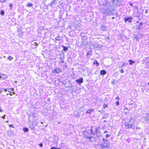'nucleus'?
<instances>
[{"label":"nucleus","instance_id":"603ef678","mask_svg":"<svg viewBox=\"0 0 149 149\" xmlns=\"http://www.w3.org/2000/svg\"><path fill=\"white\" fill-rule=\"evenodd\" d=\"M130 5L131 6H133V5L132 4H131V3L130 4Z\"/></svg>","mask_w":149,"mask_h":149},{"label":"nucleus","instance_id":"8fccbe9b","mask_svg":"<svg viewBox=\"0 0 149 149\" xmlns=\"http://www.w3.org/2000/svg\"><path fill=\"white\" fill-rule=\"evenodd\" d=\"M57 138H58V137H56V136L54 137V138L55 139H56V138L57 139Z\"/></svg>","mask_w":149,"mask_h":149},{"label":"nucleus","instance_id":"09e8293b","mask_svg":"<svg viewBox=\"0 0 149 149\" xmlns=\"http://www.w3.org/2000/svg\"><path fill=\"white\" fill-rule=\"evenodd\" d=\"M10 95H11V96H12V94H11V93H10Z\"/></svg>","mask_w":149,"mask_h":149},{"label":"nucleus","instance_id":"4c0bfd02","mask_svg":"<svg viewBox=\"0 0 149 149\" xmlns=\"http://www.w3.org/2000/svg\"><path fill=\"white\" fill-rule=\"evenodd\" d=\"M50 149H57L55 147H52Z\"/></svg>","mask_w":149,"mask_h":149},{"label":"nucleus","instance_id":"412c9836","mask_svg":"<svg viewBox=\"0 0 149 149\" xmlns=\"http://www.w3.org/2000/svg\"><path fill=\"white\" fill-rule=\"evenodd\" d=\"M23 130L24 132H27L29 131V129L27 127H24L23 129Z\"/></svg>","mask_w":149,"mask_h":149},{"label":"nucleus","instance_id":"864d4df0","mask_svg":"<svg viewBox=\"0 0 149 149\" xmlns=\"http://www.w3.org/2000/svg\"><path fill=\"white\" fill-rule=\"evenodd\" d=\"M62 63H64V61H62Z\"/></svg>","mask_w":149,"mask_h":149},{"label":"nucleus","instance_id":"a19ab883","mask_svg":"<svg viewBox=\"0 0 149 149\" xmlns=\"http://www.w3.org/2000/svg\"><path fill=\"white\" fill-rule=\"evenodd\" d=\"M119 97H116V99L117 100H119Z\"/></svg>","mask_w":149,"mask_h":149},{"label":"nucleus","instance_id":"20e7f679","mask_svg":"<svg viewBox=\"0 0 149 149\" xmlns=\"http://www.w3.org/2000/svg\"><path fill=\"white\" fill-rule=\"evenodd\" d=\"M62 71V70L61 68L57 67L53 70L52 72L53 73H55V74H58L61 72Z\"/></svg>","mask_w":149,"mask_h":149},{"label":"nucleus","instance_id":"bf43d9fd","mask_svg":"<svg viewBox=\"0 0 149 149\" xmlns=\"http://www.w3.org/2000/svg\"><path fill=\"white\" fill-rule=\"evenodd\" d=\"M6 122H7V123L8 122V121H6Z\"/></svg>","mask_w":149,"mask_h":149},{"label":"nucleus","instance_id":"f704fd0d","mask_svg":"<svg viewBox=\"0 0 149 149\" xmlns=\"http://www.w3.org/2000/svg\"><path fill=\"white\" fill-rule=\"evenodd\" d=\"M110 136V135L108 134H107L106 135V137L107 138H109Z\"/></svg>","mask_w":149,"mask_h":149},{"label":"nucleus","instance_id":"a211bd4d","mask_svg":"<svg viewBox=\"0 0 149 149\" xmlns=\"http://www.w3.org/2000/svg\"><path fill=\"white\" fill-rule=\"evenodd\" d=\"M33 4L32 3H29L26 4V6L28 7H31L33 6Z\"/></svg>","mask_w":149,"mask_h":149},{"label":"nucleus","instance_id":"9b49d317","mask_svg":"<svg viewBox=\"0 0 149 149\" xmlns=\"http://www.w3.org/2000/svg\"><path fill=\"white\" fill-rule=\"evenodd\" d=\"M146 116L145 117V120L148 122L149 121V115L148 114H146Z\"/></svg>","mask_w":149,"mask_h":149},{"label":"nucleus","instance_id":"37998d69","mask_svg":"<svg viewBox=\"0 0 149 149\" xmlns=\"http://www.w3.org/2000/svg\"><path fill=\"white\" fill-rule=\"evenodd\" d=\"M107 106V105L106 104H104L103 105V107L105 108V107Z\"/></svg>","mask_w":149,"mask_h":149},{"label":"nucleus","instance_id":"49530a36","mask_svg":"<svg viewBox=\"0 0 149 149\" xmlns=\"http://www.w3.org/2000/svg\"><path fill=\"white\" fill-rule=\"evenodd\" d=\"M104 133H107V131H104Z\"/></svg>","mask_w":149,"mask_h":149},{"label":"nucleus","instance_id":"4468645a","mask_svg":"<svg viewBox=\"0 0 149 149\" xmlns=\"http://www.w3.org/2000/svg\"><path fill=\"white\" fill-rule=\"evenodd\" d=\"M112 13V11L111 10H108L106 12V14L107 15H110Z\"/></svg>","mask_w":149,"mask_h":149},{"label":"nucleus","instance_id":"393cba45","mask_svg":"<svg viewBox=\"0 0 149 149\" xmlns=\"http://www.w3.org/2000/svg\"><path fill=\"white\" fill-rule=\"evenodd\" d=\"M55 0H54L52 2V3H51V4H50V5H55L56 4V2H55Z\"/></svg>","mask_w":149,"mask_h":149},{"label":"nucleus","instance_id":"7c9ffc66","mask_svg":"<svg viewBox=\"0 0 149 149\" xmlns=\"http://www.w3.org/2000/svg\"><path fill=\"white\" fill-rule=\"evenodd\" d=\"M9 6L10 8V9H11L13 6V5L11 3H10L9 5Z\"/></svg>","mask_w":149,"mask_h":149},{"label":"nucleus","instance_id":"6e6552de","mask_svg":"<svg viewBox=\"0 0 149 149\" xmlns=\"http://www.w3.org/2000/svg\"><path fill=\"white\" fill-rule=\"evenodd\" d=\"M126 127V129H130L132 128V127L133 126V125L132 124H126L125 125Z\"/></svg>","mask_w":149,"mask_h":149},{"label":"nucleus","instance_id":"aec40b11","mask_svg":"<svg viewBox=\"0 0 149 149\" xmlns=\"http://www.w3.org/2000/svg\"><path fill=\"white\" fill-rule=\"evenodd\" d=\"M61 36H58L55 38V40H61Z\"/></svg>","mask_w":149,"mask_h":149},{"label":"nucleus","instance_id":"6ab92c4d","mask_svg":"<svg viewBox=\"0 0 149 149\" xmlns=\"http://www.w3.org/2000/svg\"><path fill=\"white\" fill-rule=\"evenodd\" d=\"M8 90H7V91L8 92H10V93H11L12 91L13 92L14 91V89L13 88H10L8 89Z\"/></svg>","mask_w":149,"mask_h":149},{"label":"nucleus","instance_id":"423d86ee","mask_svg":"<svg viewBox=\"0 0 149 149\" xmlns=\"http://www.w3.org/2000/svg\"><path fill=\"white\" fill-rule=\"evenodd\" d=\"M76 82L79 85H80L83 82V78H81L78 79L76 80Z\"/></svg>","mask_w":149,"mask_h":149},{"label":"nucleus","instance_id":"5701e85b","mask_svg":"<svg viewBox=\"0 0 149 149\" xmlns=\"http://www.w3.org/2000/svg\"><path fill=\"white\" fill-rule=\"evenodd\" d=\"M129 63L130 65H132L133 63H135V62L134 61H132L131 60H130L129 61Z\"/></svg>","mask_w":149,"mask_h":149},{"label":"nucleus","instance_id":"ea45409f","mask_svg":"<svg viewBox=\"0 0 149 149\" xmlns=\"http://www.w3.org/2000/svg\"><path fill=\"white\" fill-rule=\"evenodd\" d=\"M9 127H13V125H9Z\"/></svg>","mask_w":149,"mask_h":149},{"label":"nucleus","instance_id":"f8f14e48","mask_svg":"<svg viewBox=\"0 0 149 149\" xmlns=\"http://www.w3.org/2000/svg\"><path fill=\"white\" fill-rule=\"evenodd\" d=\"M7 88L4 89L3 88H0V93H1L4 91L6 92L7 91Z\"/></svg>","mask_w":149,"mask_h":149},{"label":"nucleus","instance_id":"79ce46f5","mask_svg":"<svg viewBox=\"0 0 149 149\" xmlns=\"http://www.w3.org/2000/svg\"><path fill=\"white\" fill-rule=\"evenodd\" d=\"M5 116H6V115H4L3 116H2V118L3 119H5Z\"/></svg>","mask_w":149,"mask_h":149},{"label":"nucleus","instance_id":"de8ad7c7","mask_svg":"<svg viewBox=\"0 0 149 149\" xmlns=\"http://www.w3.org/2000/svg\"><path fill=\"white\" fill-rule=\"evenodd\" d=\"M3 111L1 110V109L0 108V112H2Z\"/></svg>","mask_w":149,"mask_h":149},{"label":"nucleus","instance_id":"052dcab7","mask_svg":"<svg viewBox=\"0 0 149 149\" xmlns=\"http://www.w3.org/2000/svg\"><path fill=\"white\" fill-rule=\"evenodd\" d=\"M104 122H106V121L105 120H104Z\"/></svg>","mask_w":149,"mask_h":149},{"label":"nucleus","instance_id":"0eeeda50","mask_svg":"<svg viewBox=\"0 0 149 149\" xmlns=\"http://www.w3.org/2000/svg\"><path fill=\"white\" fill-rule=\"evenodd\" d=\"M7 78L8 76L4 74H1L0 76V79H1V80L6 79H7Z\"/></svg>","mask_w":149,"mask_h":149},{"label":"nucleus","instance_id":"39448f33","mask_svg":"<svg viewBox=\"0 0 149 149\" xmlns=\"http://www.w3.org/2000/svg\"><path fill=\"white\" fill-rule=\"evenodd\" d=\"M86 56L88 58H90L89 56H90L92 55V51L91 50H90L89 51L88 50H86Z\"/></svg>","mask_w":149,"mask_h":149},{"label":"nucleus","instance_id":"58836bf2","mask_svg":"<svg viewBox=\"0 0 149 149\" xmlns=\"http://www.w3.org/2000/svg\"><path fill=\"white\" fill-rule=\"evenodd\" d=\"M125 65V64H123L122 65H121V68H123V66H124V65Z\"/></svg>","mask_w":149,"mask_h":149},{"label":"nucleus","instance_id":"9d476101","mask_svg":"<svg viewBox=\"0 0 149 149\" xmlns=\"http://www.w3.org/2000/svg\"><path fill=\"white\" fill-rule=\"evenodd\" d=\"M100 72L101 75H103L105 74L107 72L105 70H102L100 71Z\"/></svg>","mask_w":149,"mask_h":149},{"label":"nucleus","instance_id":"f03ea898","mask_svg":"<svg viewBox=\"0 0 149 149\" xmlns=\"http://www.w3.org/2000/svg\"><path fill=\"white\" fill-rule=\"evenodd\" d=\"M103 141L100 144V146L102 148H107L109 147V142L104 138L103 139Z\"/></svg>","mask_w":149,"mask_h":149},{"label":"nucleus","instance_id":"4d7b16f0","mask_svg":"<svg viewBox=\"0 0 149 149\" xmlns=\"http://www.w3.org/2000/svg\"><path fill=\"white\" fill-rule=\"evenodd\" d=\"M8 94H9V93H7V95H8Z\"/></svg>","mask_w":149,"mask_h":149},{"label":"nucleus","instance_id":"4be33fe9","mask_svg":"<svg viewBox=\"0 0 149 149\" xmlns=\"http://www.w3.org/2000/svg\"><path fill=\"white\" fill-rule=\"evenodd\" d=\"M93 64H96L97 66H98L99 65V63L96 60L93 61Z\"/></svg>","mask_w":149,"mask_h":149},{"label":"nucleus","instance_id":"cd10ccee","mask_svg":"<svg viewBox=\"0 0 149 149\" xmlns=\"http://www.w3.org/2000/svg\"><path fill=\"white\" fill-rule=\"evenodd\" d=\"M80 36L81 37H84L85 35H84V33H81L80 34Z\"/></svg>","mask_w":149,"mask_h":149},{"label":"nucleus","instance_id":"c03bdc74","mask_svg":"<svg viewBox=\"0 0 149 149\" xmlns=\"http://www.w3.org/2000/svg\"><path fill=\"white\" fill-rule=\"evenodd\" d=\"M131 19H129L128 21L129 22H131Z\"/></svg>","mask_w":149,"mask_h":149},{"label":"nucleus","instance_id":"3c124183","mask_svg":"<svg viewBox=\"0 0 149 149\" xmlns=\"http://www.w3.org/2000/svg\"><path fill=\"white\" fill-rule=\"evenodd\" d=\"M13 94H15V92H13Z\"/></svg>","mask_w":149,"mask_h":149},{"label":"nucleus","instance_id":"bb28decb","mask_svg":"<svg viewBox=\"0 0 149 149\" xmlns=\"http://www.w3.org/2000/svg\"><path fill=\"white\" fill-rule=\"evenodd\" d=\"M4 12L3 10H1L0 12V14L1 15H4Z\"/></svg>","mask_w":149,"mask_h":149},{"label":"nucleus","instance_id":"6e6d98bb","mask_svg":"<svg viewBox=\"0 0 149 149\" xmlns=\"http://www.w3.org/2000/svg\"><path fill=\"white\" fill-rule=\"evenodd\" d=\"M147 84H148V85L149 86V83H148Z\"/></svg>","mask_w":149,"mask_h":149},{"label":"nucleus","instance_id":"dca6fc26","mask_svg":"<svg viewBox=\"0 0 149 149\" xmlns=\"http://www.w3.org/2000/svg\"><path fill=\"white\" fill-rule=\"evenodd\" d=\"M87 43L84 42L82 41L81 43V45L84 46H85L86 47H87Z\"/></svg>","mask_w":149,"mask_h":149},{"label":"nucleus","instance_id":"7ed1b4c3","mask_svg":"<svg viewBox=\"0 0 149 149\" xmlns=\"http://www.w3.org/2000/svg\"><path fill=\"white\" fill-rule=\"evenodd\" d=\"M142 62L143 64L146 63V68L149 70V57H147L143 59Z\"/></svg>","mask_w":149,"mask_h":149},{"label":"nucleus","instance_id":"ddd939ff","mask_svg":"<svg viewBox=\"0 0 149 149\" xmlns=\"http://www.w3.org/2000/svg\"><path fill=\"white\" fill-rule=\"evenodd\" d=\"M129 19H132V17H127V18H125L124 19V21L125 22H126L127 21H128Z\"/></svg>","mask_w":149,"mask_h":149},{"label":"nucleus","instance_id":"b1692460","mask_svg":"<svg viewBox=\"0 0 149 149\" xmlns=\"http://www.w3.org/2000/svg\"><path fill=\"white\" fill-rule=\"evenodd\" d=\"M7 58L9 61H11L13 59V58L10 56H9Z\"/></svg>","mask_w":149,"mask_h":149},{"label":"nucleus","instance_id":"c9c22d12","mask_svg":"<svg viewBox=\"0 0 149 149\" xmlns=\"http://www.w3.org/2000/svg\"><path fill=\"white\" fill-rule=\"evenodd\" d=\"M6 1V0H0V1L2 2H5Z\"/></svg>","mask_w":149,"mask_h":149},{"label":"nucleus","instance_id":"72a5a7b5","mask_svg":"<svg viewBox=\"0 0 149 149\" xmlns=\"http://www.w3.org/2000/svg\"><path fill=\"white\" fill-rule=\"evenodd\" d=\"M34 44H33V45H35V46H37L38 44L36 42H34Z\"/></svg>","mask_w":149,"mask_h":149},{"label":"nucleus","instance_id":"473e14b6","mask_svg":"<svg viewBox=\"0 0 149 149\" xmlns=\"http://www.w3.org/2000/svg\"><path fill=\"white\" fill-rule=\"evenodd\" d=\"M119 71H120V72L121 73H123L124 72V71L123 70H122V69L120 70Z\"/></svg>","mask_w":149,"mask_h":149},{"label":"nucleus","instance_id":"a18cd8bd","mask_svg":"<svg viewBox=\"0 0 149 149\" xmlns=\"http://www.w3.org/2000/svg\"><path fill=\"white\" fill-rule=\"evenodd\" d=\"M107 1H105V4H104V5L107 4Z\"/></svg>","mask_w":149,"mask_h":149},{"label":"nucleus","instance_id":"c756f323","mask_svg":"<svg viewBox=\"0 0 149 149\" xmlns=\"http://www.w3.org/2000/svg\"><path fill=\"white\" fill-rule=\"evenodd\" d=\"M116 104L117 106H118L120 104L119 102L118 101H116Z\"/></svg>","mask_w":149,"mask_h":149},{"label":"nucleus","instance_id":"2f4dec72","mask_svg":"<svg viewBox=\"0 0 149 149\" xmlns=\"http://www.w3.org/2000/svg\"><path fill=\"white\" fill-rule=\"evenodd\" d=\"M134 38L135 39H136V40L139 39L138 36H135Z\"/></svg>","mask_w":149,"mask_h":149},{"label":"nucleus","instance_id":"f3484780","mask_svg":"<svg viewBox=\"0 0 149 149\" xmlns=\"http://www.w3.org/2000/svg\"><path fill=\"white\" fill-rule=\"evenodd\" d=\"M62 47L63 48V50L65 51H66L68 50V48L67 47H65L64 45H62Z\"/></svg>","mask_w":149,"mask_h":149},{"label":"nucleus","instance_id":"a878e982","mask_svg":"<svg viewBox=\"0 0 149 149\" xmlns=\"http://www.w3.org/2000/svg\"><path fill=\"white\" fill-rule=\"evenodd\" d=\"M93 109L88 110L86 112L87 113H90L91 111H93Z\"/></svg>","mask_w":149,"mask_h":149},{"label":"nucleus","instance_id":"13d9d810","mask_svg":"<svg viewBox=\"0 0 149 149\" xmlns=\"http://www.w3.org/2000/svg\"><path fill=\"white\" fill-rule=\"evenodd\" d=\"M58 149H61L60 148H58Z\"/></svg>","mask_w":149,"mask_h":149},{"label":"nucleus","instance_id":"2eb2a0df","mask_svg":"<svg viewBox=\"0 0 149 149\" xmlns=\"http://www.w3.org/2000/svg\"><path fill=\"white\" fill-rule=\"evenodd\" d=\"M95 131L94 132H93V133L92 134L93 135H94L95 134H96L97 133V132H98V129H97V128H96V127H95Z\"/></svg>","mask_w":149,"mask_h":149},{"label":"nucleus","instance_id":"e433bc0d","mask_svg":"<svg viewBox=\"0 0 149 149\" xmlns=\"http://www.w3.org/2000/svg\"><path fill=\"white\" fill-rule=\"evenodd\" d=\"M39 146L41 147H42L43 146V144L42 143H40V144H39Z\"/></svg>","mask_w":149,"mask_h":149},{"label":"nucleus","instance_id":"c85d7f7f","mask_svg":"<svg viewBox=\"0 0 149 149\" xmlns=\"http://www.w3.org/2000/svg\"><path fill=\"white\" fill-rule=\"evenodd\" d=\"M32 126H33V125H30L29 126V127L31 128L32 129H34V128Z\"/></svg>","mask_w":149,"mask_h":149},{"label":"nucleus","instance_id":"5fc2aeb1","mask_svg":"<svg viewBox=\"0 0 149 149\" xmlns=\"http://www.w3.org/2000/svg\"><path fill=\"white\" fill-rule=\"evenodd\" d=\"M146 85V86H147V84H145L144 85Z\"/></svg>","mask_w":149,"mask_h":149},{"label":"nucleus","instance_id":"f257e3e1","mask_svg":"<svg viewBox=\"0 0 149 149\" xmlns=\"http://www.w3.org/2000/svg\"><path fill=\"white\" fill-rule=\"evenodd\" d=\"M93 133L92 128L91 130H87L86 131H83V134L86 137V138H88L89 139H90L91 138H92V137L89 136L91 134H92Z\"/></svg>","mask_w":149,"mask_h":149},{"label":"nucleus","instance_id":"1a4fd4ad","mask_svg":"<svg viewBox=\"0 0 149 149\" xmlns=\"http://www.w3.org/2000/svg\"><path fill=\"white\" fill-rule=\"evenodd\" d=\"M136 23H139V24L138 25V27L137 28V29L138 30L141 29V26H142L143 24L142 22H140L139 23L138 21H137Z\"/></svg>","mask_w":149,"mask_h":149}]
</instances>
